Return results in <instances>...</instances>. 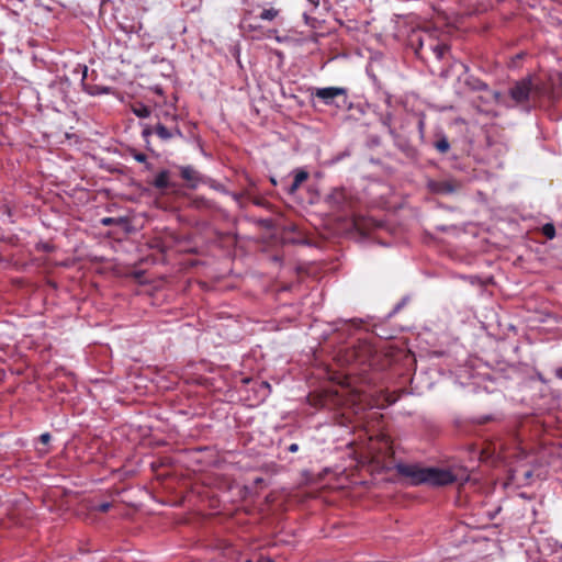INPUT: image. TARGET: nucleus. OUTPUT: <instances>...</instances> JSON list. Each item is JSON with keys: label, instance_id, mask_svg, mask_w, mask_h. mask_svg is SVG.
<instances>
[{"label": "nucleus", "instance_id": "25", "mask_svg": "<svg viewBox=\"0 0 562 562\" xmlns=\"http://www.w3.org/2000/svg\"><path fill=\"white\" fill-rule=\"evenodd\" d=\"M493 95H495V98H498L499 93L498 92H493Z\"/></svg>", "mask_w": 562, "mask_h": 562}, {"label": "nucleus", "instance_id": "11", "mask_svg": "<svg viewBox=\"0 0 562 562\" xmlns=\"http://www.w3.org/2000/svg\"><path fill=\"white\" fill-rule=\"evenodd\" d=\"M307 177H308V173L304 170L296 172L289 191L291 193L295 192L300 188L302 182H304L307 179Z\"/></svg>", "mask_w": 562, "mask_h": 562}, {"label": "nucleus", "instance_id": "22", "mask_svg": "<svg viewBox=\"0 0 562 562\" xmlns=\"http://www.w3.org/2000/svg\"><path fill=\"white\" fill-rule=\"evenodd\" d=\"M288 450H289V452H296L297 451V445L296 443L290 445Z\"/></svg>", "mask_w": 562, "mask_h": 562}, {"label": "nucleus", "instance_id": "19", "mask_svg": "<svg viewBox=\"0 0 562 562\" xmlns=\"http://www.w3.org/2000/svg\"><path fill=\"white\" fill-rule=\"evenodd\" d=\"M135 160L138 162H145L147 160V156L143 153H137L134 155Z\"/></svg>", "mask_w": 562, "mask_h": 562}, {"label": "nucleus", "instance_id": "23", "mask_svg": "<svg viewBox=\"0 0 562 562\" xmlns=\"http://www.w3.org/2000/svg\"><path fill=\"white\" fill-rule=\"evenodd\" d=\"M258 562H273L270 558H261Z\"/></svg>", "mask_w": 562, "mask_h": 562}, {"label": "nucleus", "instance_id": "10", "mask_svg": "<svg viewBox=\"0 0 562 562\" xmlns=\"http://www.w3.org/2000/svg\"><path fill=\"white\" fill-rule=\"evenodd\" d=\"M429 49L434 53L437 59H442L449 50V46L442 42L437 41L436 43H430Z\"/></svg>", "mask_w": 562, "mask_h": 562}, {"label": "nucleus", "instance_id": "21", "mask_svg": "<svg viewBox=\"0 0 562 562\" xmlns=\"http://www.w3.org/2000/svg\"><path fill=\"white\" fill-rule=\"evenodd\" d=\"M554 374L558 379L562 380V368H557Z\"/></svg>", "mask_w": 562, "mask_h": 562}, {"label": "nucleus", "instance_id": "15", "mask_svg": "<svg viewBox=\"0 0 562 562\" xmlns=\"http://www.w3.org/2000/svg\"><path fill=\"white\" fill-rule=\"evenodd\" d=\"M135 114L138 116V117H147L149 116L150 114V111L148 108L146 106H142L140 109H135L134 110Z\"/></svg>", "mask_w": 562, "mask_h": 562}, {"label": "nucleus", "instance_id": "6", "mask_svg": "<svg viewBox=\"0 0 562 562\" xmlns=\"http://www.w3.org/2000/svg\"><path fill=\"white\" fill-rule=\"evenodd\" d=\"M181 177L191 188H196L201 182V176L192 166H183L180 168Z\"/></svg>", "mask_w": 562, "mask_h": 562}, {"label": "nucleus", "instance_id": "24", "mask_svg": "<svg viewBox=\"0 0 562 562\" xmlns=\"http://www.w3.org/2000/svg\"><path fill=\"white\" fill-rule=\"evenodd\" d=\"M38 452L42 454H46L49 452V450L48 449H40Z\"/></svg>", "mask_w": 562, "mask_h": 562}, {"label": "nucleus", "instance_id": "4", "mask_svg": "<svg viewBox=\"0 0 562 562\" xmlns=\"http://www.w3.org/2000/svg\"><path fill=\"white\" fill-rule=\"evenodd\" d=\"M440 31L436 27L425 30H413L408 36V44L419 54L424 47H428L430 43L439 41Z\"/></svg>", "mask_w": 562, "mask_h": 562}, {"label": "nucleus", "instance_id": "5", "mask_svg": "<svg viewBox=\"0 0 562 562\" xmlns=\"http://www.w3.org/2000/svg\"><path fill=\"white\" fill-rule=\"evenodd\" d=\"M428 187L437 194H451L457 191L459 184L453 180L429 181Z\"/></svg>", "mask_w": 562, "mask_h": 562}, {"label": "nucleus", "instance_id": "12", "mask_svg": "<svg viewBox=\"0 0 562 562\" xmlns=\"http://www.w3.org/2000/svg\"><path fill=\"white\" fill-rule=\"evenodd\" d=\"M279 14V11L274 8H269V9H263L260 14H259V18L261 20H265V21H272L273 19H276Z\"/></svg>", "mask_w": 562, "mask_h": 562}, {"label": "nucleus", "instance_id": "1", "mask_svg": "<svg viewBox=\"0 0 562 562\" xmlns=\"http://www.w3.org/2000/svg\"><path fill=\"white\" fill-rule=\"evenodd\" d=\"M397 472L412 485L428 484L431 486H445L457 481L458 475L452 469L435 467L423 468L418 464L397 463Z\"/></svg>", "mask_w": 562, "mask_h": 562}, {"label": "nucleus", "instance_id": "16", "mask_svg": "<svg viewBox=\"0 0 562 562\" xmlns=\"http://www.w3.org/2000/svg\"><path fill=\"white\" fill-rule=\"evenodd\" d=\"M100 222L103 226H111L116 223V220L113 217H103Z\"/></svg>", "mask_w": 562, "mask_h": 562}, {"label": "nucleus", "instance_id": "27", "mask_svg": "<svg viewBox=\"0 0 562 562\" xmlns=\"http://www.w3.org/2000/svg\"><path fill=\"white\" fill-rule=\"evenodd\" d=\"M245 562H251V561H250V560H247V561H245Z\"/></svg>", "mask_w": 562, "mask_h": 562}, {"label": "nucleus", "instance_id": "14", "mask_svg": "<svg viewBox=\"0 0 562 562\" xmlns=\"http://www.w3.org/2000/svg\"><path fill=\"white\" fill-rule=\"evenodd\" d=\"M542 234L548 239H553L555 237V227L552 223H547L542 226Z\"/></svg>", "mask_w": 562, "mask_h": 562}, {"label": "nucleus", "instance_id": "18", "mask_svg": "<svg viewBox=\"0 0 562 562\" xmlns=\"http://www.w3.org/2000/svg\"><path fill=\"white\" fill-rule=\"evenodd\" d=\"M110 507H111L110 503H102V504L98 505L95 507V509L99 510V512L104 513V512H108Z\"/></svg>", "mask_w": 562, "mask_h": 562}, {"label": "nucleus", "instance_id": "3", "mask_svg": "<svg viewBox=\"0 0 562 562\" xmlns=\"http://www.w3.org/2000/svg\"><path fill=\"white\" fill-rule=\"evenodd\" d=\"M312 95L326 105H335L342 110L349 108L347 89L341 87L316 88Z\"/></svg>", "mask_w": 562, "mask_h": 562}, {"label": "nucleus", "instance_id": "20", "mask_svg": "<svg viewBox=\"0 0 562 562\" xmlns=\"http://www.w3.org/2000/svg\"><path fill=\"white\" fill-rule=\"evenodd\" d=\"M474 89H476V90H486L487 86H486V83H484L482 81H476V83L474 85Z\"/></svg>", "mask_w": 562, "mask_h": 562}, {"label": "nucleus", "instance_id": "8", "mask_svg": "<svg viewBox=\"0 0 562 562\" xmlns=\"http://www.w3.org/2000/svg\"><path fill=\"white\" fill-rule=\"evenodd\" d=\"M151 184L156 189H158L160 191H165L168 188H170L171 187V182H170V173H169V171L168 170H161L160 172H158V175L151 181Z\"/></svg>", "mask_w": 562, "mask_h": 562}, {"label": "nucleus", "instance_id": "9", "mask_svg": "<svg viewBox=\"0 0 562 562\" xmlns=\"http://www.w3.org/2000/svg\"><path fill=\"white\" fill-rule=\"evenodd\" d=\"M346 198L347 195L344 189H335L329 194L328 200L333 205L340 207L346 201Z\"/></svg>", "mask_w": 562, "mask_h": 562}, {"label": "nucleus", "instance_id": "7", "mask_svg": "<svg viewBox=\"0 0 562 562\" xmlns=\"http://www.w3.org/2000/svg\"><path fill=\"white\" fill-rule=\"evenodd\" d=\"M154 132L162 140H168V139H170V138H172L175 136L182 137V133H181V131L178 127L169 130V128H167L165 125H162L160 123H158L155 126Z\"/></svg>", "mask_w": 562, "mask_h": 562}, {"label": "nucleus", "instance_id": "17", "mask_svg": "<svg viewBox=\"0 0 562 562\" xmlns=\"http://www.w3.org/2000/svg\"><path fill=\"white\" fill-rule=\"evenodd\" d=\"M50 435L48 432H44L40 436V441L43 443V445H47L49 441H50Z\"/></svg>", "mask_w": 562, "mask_h": 562}, {"label": "nucleus", "instance_id": "26", "mask_svg": "<svg viewBox=\"0 0 562 562\" xmlns=\"http://www.w3.org/2000/svg\"><path fill=\"white\" fill-rule=\"evenodd\" d=\"M156 463H151V469L155 470L156 469Z\"/></svg>", "mask_w": 562, "mask_h": 562}, {"label": "nucleus", "instance_id": "13", "mask_svg": "<svg viewBox=\"0 0 562 562\" xmlns=\"http://www.w3.org/2000/svg\"><path fill=\"white\" fill-rule=\"evenodd\" d=\"M434 146L441 154H446L449 150V148H450V144H449L448 138L446 136H442L441 138L436 140Z\"/></svg>", "mask_w": 562, "mask_h": 562}, {"label": "nucleus", "instance_id": "2", "mask_svg": "<svg viewBox=\"0 0 562 562\" xmlns=\"http://www.w3.org/2000/svg\"><path fill=\"white\" fill-rule=\"evenodd\" d=\"M548 93L544 83L531 76L516 81L509 89L512 100L518 105H528Z\"/></svg>", "mask_w": 562, "mask_h": 562}]
</instances>
